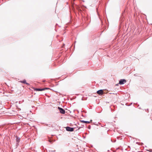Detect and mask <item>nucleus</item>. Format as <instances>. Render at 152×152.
Returning <instances> with one entry per match:
<instances>
[{"label":"nucleus","instance_id":"f257e3e1","mask_svg":"<svg viewBox=\"0 0 152 152\" xmlns=\"http://www.w3.org/2000/svg\"><path fill=\"white\" fill-rule=\"evenodd\" d=\"M66 129L67 131L72 132L74 131V128L67 126L66 127Z\"/></svg>","mask_w":152,"mask_h":152},{"label":"nucleus","instance_id":"f03ea898","mask_svg":"<svg viewBox=\"0 0 152 152\" xmlns=\"http://www.w3.org/2000/svg\"><path fill=\"white\" fill-rule=\"evenodd\" d=\"M58 108L60 112L61 113L63 114H65V111L63 109L60 108L59 107H58Z\"/></svg>","mask_w":152,"mask_h":152},{"label":"nucleus","instance_id":"7ed1b4c3","mask_svg":"<svg viewBox=\"0 0 152 152\" xmlns=\"http://www.w3.org/2000/svg\"><path fill=\"white\" fill-rule=\"evenodd\" d=\"M126 81L125 79H121L119 81V83L120 84H123L126 83Z\"/></svg>","mask_w":152,"mask_h":152},{"label":"nucleus","instance_id":"20e7f679","mask_svg":"<svg viewBox=\"0 0 152 152\" xmlns=\"http://www.w3.org/2000/svg\"><path fill=\"white\" fill-rule=\"evenodd\" d=\"M97 93L99 95H102L104 94L103 91L102 90H100L97 91Z\"/></svg>","mask_w":152,"mask_h":152},{"label":"nucleus","instance_id":"39448f33","mask_svg":"<svg viewBox=\"0 0 152 152\" xmlns=\"http://www.w3.org/2000/svg\"><path fill=\"white\" fill-rule=\"evenodd\" d=\"M92 121V120H91L90 121H81V122L84 123H86V124H89Z\"/></svg>","mask_w":152,"mask_h":152},{"label":"nucleus","instance_id":"423d86ee","mask_svg":"<svg viewBox=\"0 0 152 152\" xmlns=\"http://www.w3.org/2000/svg\"><path fill=\"white\" fill-rule=\"evenodd\" d=\"M34 90H36L37 91H43V90H45V89H44V88H42V89H40V88H35V89H34Z\"/></svg>","mask_w":152,"mask_h":152},{"label":"nucleus","instance_id":"0eeeda50","mask_svg":"<svg viewBox=\"0 0 152 152\" xmlns=\"http://www.w3.org/2000/svg\"><path fill=\"white\" fill-rule=\"evenodd\" d=\"M21 83H26V84H28V83L26 82V81L25 80H24L22 81H21Z\"/></svg>","mask_w":152,"mask_h":152},{"label":"nucleus","instance_id":"6e6552de","mask_svg":"<svg viewBox=\"0 0 152 152\" xmlns=\"http://www.w3.org/2000/svg\"><path fill=\"white\" fill-rule=\"evenodd\" d=\"M20 138L19 137H17L16 140L17 142H19L20 141Z\"/></svg>","mask_w":152,"mask_h":152},{"label":"nucleus","instance_id":"1a4fd4ad","mask_svg":"<svg viewBox=\"0 0 152 152\" xmlns=\"http://www.w3.org/2000/svg\"><path fill=\"white\" fill-rule=\"evenodd\" d=\"M103 133H101V136H103Z\"/></svg>","mask_w":152,"mask_h":152},{"label":"nucleus","instance_id":"9d476101","mask_svg":"<svg viewBox=\"0 0 152 152\" xmlns=\"http://www.w3.org/2000/svg\"><path fill=\"white\" fill-rule=\"evenodd\" d=\"M49 142H52V141L51 140H49Z\"/></svg>","mask_w":152,"mask_h":152},{"label":"nucleus","instance_id":"9b49d317","mask_svg":"<svg viewBox=\"0 0 152 152\" xmlns=\"http://www.w3.org/2000/svg\"><path fill=\"white\" fill-rule=\"evenodd\" d=\"M105 134H107L106 132V133H105Z\"/></svg>","mask_w":152,"mask_h":152}]
</instances>
